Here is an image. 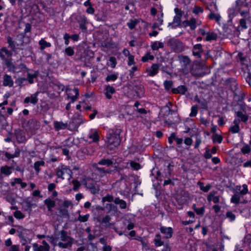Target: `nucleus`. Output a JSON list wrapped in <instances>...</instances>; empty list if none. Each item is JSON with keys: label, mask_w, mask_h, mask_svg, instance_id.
I'll return each mask as SVG.
<instances>
[{"label": "nucleus", "mask_w": 251, "mask_h": 251, "mask_svg": "<svg viewBox=\"0 0 251 251\" xmlns=\"http://www.w3.org/2000/svg\"><path fill=\"white\" fill-rule=\"evenodd\" d=\"M19 27L24 29V32L18 34L15 38L10 36L7 37V42L8 47L15 53H18L19 51L23 50V47L30 41V38L27 36V34L31 32L32 26L28 23L21 22L19 23Z\"/></svg>", "instance_id": "1"}, {"label": "nucleus", "mask_w": 251, "mask_h": 251, "mask_svg": "<svg viewBox=\"0 0 251 251\" xmlns=\"http://www.w3.org/2000/svg\"><path fill=\"white\" fill-rule=\"evenodd\" d=\"M251 7V0H236L233 5L232 9L228 10L230 13L238 12L243 17L239 20V25L235 27V30L238 32L242 31L248 28L247 23L250 21L251 15L250 8Z\"/></svg>", "instance_id": "2"}, {"label": "nucleus", "mask_w": 251, "mask_h": 251, "mask_svg": "<svg viewBox=\"0 0 251 251\" xmlns=\"http://www.w3.org/2000/svg\"><path fill=\"white\" fill-rule=\"evenodd\" d=\"M121 131V129L116 126L107 129L106 138L108 150L111 151H114L120 145L121 143L120 135Z\"/></svg>", "instance_id": "3"}, {"label": "nucleus", "mask_w": 251, "mask_h": 251, "mask_svg": "<svg viewBox=\"0 0 251 251\" xmlns=\"http://www.w3.org/2000/svg\"><path fill=\"white\" fill-rule=\"evenodd\" d=\"M59 237L56 239V241L59 239L61 241L58 242L57 245L61 249H67L71 248L74 243V239L68 235L67 232L62 230L59 232Z\"/></svg>", "instance_id": "4"}, {"label": "nucleus", "mask_w": 251, "mask_h": 251, "mask_svg": "<svg viewBox=\"0 0 251 251\" xmlns=\"http://www.w3.org/2000/svg\"><path fill=\"white\" fill-rule=\"evenodd\" d=\"M167 45L171 50L176 53H180L185 50V46L183 43L175 38L169 39Z\"/></svg>", "instance_id": "5"}, {"label": "nucleus", "mask_w": 251, "mask_h": 251, "mask_svg": "<svg viewBox=\"0 0 251 251\" xmlns=\"http://www.w3.org/2000/svg\"><path fill=\"white\" fill-rule=\"evenodd\" d=\"M16 226L18 227L17 229V235L21 239L22 245L24 246L26 243H30L31 239L29 238L28 234V232H29L30 231L22 226Z\"/></svg>", "instance_id": "6"}, {"label": "nucleus", "mask_w": 251, "mask_h": 251, "mask_svg": "<svg viewBox=\"0 0 251 251\" xmlns=\"http://www.w3.org/2000/svg\"><path fill=\"white\" fill-rule=\"evenodd\" d=\"M72 171L67 166L62 165L56 171L57 177L63 180L67 178L69 180L72 178Z\"/></svg>", "instance_id": "7"}, {"label": "nucleus", "mask_w": 251, "mask_h": 251, "mask_svg": "<svg viewBox=\"0 0 251 251\" xmlns=\"http://www.w3.org/2000/svg\"><path fill=\"white\" fill-rule=\"evenodd\" d=\"M177 60L180 65L183 72L186 74L187 73L191 63L190 58L186 55H178Z\"/></svg>", "instance_id": "8"}, {"label": "nucleus", "mask_w": 251, "mask_h": 251, "mask_svg": "<svg viewBox=\"0 0 251 251\" xmlns=\"http://www.w3.org/2000/svg\"><path fill=\"white\" fill-rule=\"evenodd\" d=\"M75 19L82 31L86 32L87 30V25L88 24L87 18L84 15L79 13L75 16Z\"/></svg>", "instance_id": "9"}, {"label": "nucleus", "mask_w": 251, "mask_h": 251, "mask_svg": "<svg viewBox=\"0 0 251 251\" xmlns=\"http://www.w3.org/2000/svg\"><path fill=\"white\" fill-rule=\"evenodd\" d=\"M242 187L243 189L240 191V192L236 193L231 197L230 199L231 203L235 204H238L240 202L241 197L248 193L249 190L247 185L243 184Z\"/></svg>", "instance_id": "10"}, {"label": "nucleus", "mask_w": 251, "mask_h": 251, "mask_svg": "<svg viewBox=\"0 0 251 251\" xmlns=\"http://www.w3.org/2000/svg\"><path fill=\"white\" fill-rule=\"evenodd\" d=\"M68 100H71V102L74 103L78 98L79 90L77 88L73 89L68 88L66 89Z\"/></svg>", "instance_id": "11"}, {"label": "nucleus", "mask_w": 251, "mask_h": 251, "mask_svg": "<svg viewBox=\"0 0 251 251\" xmlns=\"http://www.w3.org/2000/svg\"><path fill=\"white\" fill-rule=\"evenodd\" d=\"M25 73H27V77L25 78L26 81L30 84H33L34 82V79L38 76V72L28 68V70L26 71Z\"/></svg>", "instance_id": "12"}, {"label": "nucleus", "mask_w": 251, "mask_h": 251, "mask_svg": "<svg viewBox=\"0 0 251 251\" xmlns=\"http://www.w3.org/2000/svg\"><path fill=\"white\" fill-rule=\"evenodd\" d=\"M42 245H38L35 243L33 245V251H49L50 246L49 244L45 241L43 240L42 242Z\"/></svg>", "instance_id": "13"}, {"label": "nucleus", "mask_w": 251, "mask_h": 251, "mask_svg": "<svg viewBox=\"0 0 251 251\" xmlns=\"http://www.w3.org/2000/svg\"><path fill=\"white\" fill-rule=\"evenodd\" d=\"M168 172L166 173H161L160 171H158L157 169L153 168L151 171V175L153 176L155 173L156 174V176H155V178L157 179H159L160 176H162L163 177H168L171 175V169L170 168V166H168Z\"/></svg>", "instance_id": "14"}, {"label": "nucleus", "mask_w": 251, "mask_h": 251, "mask_svg": "<svg viewBox=\"0 0 251 251\" xmlns=\"http://www.w3.org/2000/svg\"><path fill=\"white\" fill-rule=\"evenodd\" d=\"M226 84L229 85L231 90L233 92L234 95H237V92L238 91V85L233 78H227L226 80Z\"/></svg>", "instance_id": "15"}, {"label": "nucleus", "mask_w": 251, "mask_h": 251, "mask_svg": "<svg viewBox=\"0 0 251 251\" xmlns=\"http://www.w3.org/2000/svg\"><path fill=\"white\" fill-rule=\"evenodd\" d=\"M12 54V52L6 47H2L0 50V57L2 61L11 58Z\"/></svg>", "instance_id": "16"}, {"label": "nucleus", "mask_w": 251, "mask_h": 251, "mask_svg": "<svg viewBox=\"0 0 251 251\" xmlns=\"http://www.w3.org/2000/svg\"><path fill=\"white\" fill-rule=\"evenodd\" d=\"M160 230L162 234L165 235V238L169 239L172 237L173 229L172 227L161 226L160 227Z\"/></svg>", "instance_id": "17"}, {"label": "nucleus", "mask_w": 251, "mask_h": 251, "mask_svg": "<svg viewBox=\"0 0 251 251\" xmlns=\"http://www.w3.org/2000/svg\"><path fill=\"white\" fill-rule=\"evenodd\" d=\"M159 69V64L154 63L153 64L151 67L150 68L147 69V72L148 73V75L150 76H153L156 75L158 72V69Z\"/></svg>", "instance_id": "18"}, {"label": "nucleus", "mask_w": 251, "mask_h": 251, "mask_svg": "<svg viewBox=\"0 0 251 251\" xmlns=\"http://www.w3.org/2000/svg\"><path fill=\"white\" fill-rule=\"evenodd\" d=\"M39 94L38 92H36L33 94H32L30 97H27L24 100L25 103H31L33 104H35L38 102L37 96Z\"/></svg>", "instance_id": "19"}, {"label": "nucleus", "mask_w": 251, "mask_h": 251, "mask_svg": "<svg viewBox=\"0 0 251 251\" xmlns=\"http://www.w3.org/2000/svg\"><path fill=\"white\" fill-rule=\"evenodd\" d=\"M88 137L89 139L92 140L93 142H97L100 140L98 132L95 129H92L90 130Z\"/></svg>", "instance_id": "20"}, {"label": "nucleus", "mask_w": 251, "mask_h": 251, "mask_svg": "<svg viewBox=\"0 0 251 251\" xmlns=\"http://www.w3.org/2000/svg\"><path fill=\"white\" fill-rule=\"evenodd\" d=\"M12 167H10L7 165L1 167L0 169V178L1 179L3 178L2 175H4V176H9L12 173Z\"/></svg>", "instance_id": "21"}, {"label": "nucleus", "mask_w": 251, "mask_h": 251, "mask_svg": "<svg viewBox=\"0 0 251 251\" xmlns=\"http://www.w3.org/2000/svg\"><path fill=\"white\" fill-rule=\"evenodd\" d=\"M14 81L11 75L5 74L3 77V85L4 86H9L12 87L13 86Z\"/></svg>", "instance_id": "22"}, {"label": "nucleus", "mask_w": 251, "mask_h": 251, "mask_svg": "<svg viewBox=\"0 0 251 251\" xmlns=\"http://www.w3.org/2000/svg\"><path fill=\"white\" fill-rule=\"evenodd\" d=\"M176 16L173 19V23H176L177 25H179L181 22V18L183 15V12L178 8H176L174 10Z\"/></svg>", "instance_id": "23"}, {"label": "nucleus", "mask_w": 251, "mask_h": 251, "mask_svg": "<svg viewBox=\"0 0 251 251\" xmlns=\"http://www.w3.org/2000/svg\"><path fill=\"white\" fill-rule=\"evenodd\" d=\"M202 52V45L201 44L195 45L193 48V54L199 58H201Z\"/></svg>", "instance_id": "24"}, {"label": "nucleus", "mask_w": 251, "mask_h": 251, "mask_svg": "<svg viewBox=\"0 0 251 251\" xmlns=\"http://www.w3.org/2000/svg\"><path fill=\"white\" fill-rule=\"evenodd\" d=\"M10 188L8 183L3 182L0 183V194L2 195H7L10 191Z\"/></svg>", "instance_id": "25"}, {"label": "nucleus", "mask_w": 251, "mask_h": 251, "mask_svg": "<svg viewBox=\"0 0 251 251\" xmlns=\"http://www.w3.org/2000/svg\"><path fill=\"white\" fill-rule=\"evenodd\" d=\"M53 126L55 130L59 131L67 128L68 124L67 123H64L62 121H54L53 123Z\"/></svg>", "instance_id": "26"}, {"label": "nucleus", "mask_w": 251, "mask_h": 251, "mask_svg": "<svg viewBox=\"0 0 251 251\" xmlns=\"http://www.w3.org/2000/svg\"><path fill=\"white\" fill-rule=\"evenodd\" d=\"M28 125L29 127L31 133L34 134L36 132V130L39 128V125H37L36 122L34 120H30L28 122Z\"/></svg>", "instance_id": "27"}, {"label": "nucleus", "mask_w": 251, "mask_h": 251, "mask_svg": "<svg viewBox=\"0 0 251 251\" xmlns=\"http://www.w3.org/2000/svg\"><path fill=\"white\" fill-rule=\"evenodd\" d=\"M235 115L237 117L240 118V121L245 124H247L249 120V116L246 114V112L244 113L241 111H238L235 112Z\"/></svg>", "instance_id": "28"}, {"label": "nucleus", "mask_w": 251, "mask_h": 251, "mask_svg": "<svg viewBox=\"0 0 251 251\" xmlns=\"http://www.w3.org/2000/svg\"><path fill=\"white\" fill-rule=\"evenodd\" d=\"M172 91L175 94H180L184 95L187 91V88L184 85H180L176 88L172 89Z\"/></svg>", "instance_id": "29"}, {"label": "nucleus", "mask_w": 251, "mask_h": 251, "mask_svg": "<svg viewBox=\"0 0 251 251\" xmlns=\"http://www.w3.org/2000/svg\"><path fill=\"white\" fill-rule=\"evenodd\" d=\"M105 97L109 100L111 99L112 95L116 92L114 88L110 85H107L105 88Z\"/></svg>", "instance_id": "30"}, {"label": "nucleus", "mask_w": 251, "mask_h": 251, "mask_svg": "<svg viewBox=\"0 0 251 251\" xmlns=\"http://www.w3.org/2000/svg\"><path fill=\"white\" fill-rule=\"evenodd\" d=\"M3 62L8 68V71L14 73L16 65H14L12 62V58L7 59L6 60L3 61Z\"/></svg>", "instance_id": "31"}, {"label": "nucleus", "mask_w": 251, "mask_h": 251, "mask_svg": "<svg viewBox=\"0 0 251 251\" xmlns=\"http://www.w3.org/2000/svg\"><path fill=\"white\" fill-rule=\"evenodd\" d=\"M28 70V68L23 63H20L15 66L14 73L16 74L20 72H25Z\"/></svg>", "instance_id": "32"}, {"label": "nucleus", "mask_w": 251, "mask_h": 251, "mask_svg": "<svg viewBox=\"0 0 251 251\" xmlns=\"http://www.w3.org/2000/svg\"><path fill=\"white\" fill-rule=\"evenodd\" d=\"M155 247H160L164 245V241L162 240V237L160 234H156L153 239Z\"/></svg>", "instance_id": "33"}, {"label": "nucleus", "mask_w": 251, "mask_h": 251, "mask_svg": "<svg viewBox=\"0 0 251 251\" xmlns=\"http://www.w3.org/2000/svg\"><path fill=\"white\" fill-rule=\"evenodd\" d=\"M44 203L47 206L48 210L49 211H51L52 208L55 206V202L50 198L45 200Z\"/></svg>", "instance_id": "34"}, {"label": "nucleus", "mask_w": 251, "mask_h": 251, "mask_svg": "<svg viewBox=\"0 0 251 251\" xmlns=\"http://www.w3.org/2000/svg\"><path fill=\"white\" fill-rule=\"evenodd\" d=\"M114 162L113 160L110 159H102L100 160L98 163V164L100 165H104L106 166L107 167H110L112 165H113Z\"/></svg>", "instance_id": "35"}, {"label": "nucleus", "mask_w": 251, "mask_h": 251, "mask_svg": "<svg viewBox=\"0 0 251 251\" xmlns=\"http://www.w3.org/2000/svg\"><path fill=\"white\" fill-rule=\"evenodd\" d=\"M114 203L116 204H119L121 209H126L127 206V203L126 201L120 199L119 197L114 199Z\"/></svg>", "instance_id": "36"}, {"label": "nucleus", "mask_w": 251, "mask_h": 251, "mask_svg": "<svg viewBox=\"0 0 251 251\" xmlns=\"http://www.w3.org/2000/svg\"><path fill=\"white\" fill-rule=\"evenodd\" d=\"M215 194V191L211 192L207 197V200L208 201H212L214 203H217L219 202L220 199L218 196H214Z\"/></svg>", "instance_id": "37"}, {"label": "nucleus", "mask_w": 251, "mask_h": 251, "mask_svg": "<svg viewBox=\"0 0 251 251\" xmlns=\"http://www.w3.org/2000/svg\"><path fill=\"white\" fill-rule=\"evenodd\" d=\"M39 45H40V49L41 50H44L46 48L51 47V44L47 42L44 39L42 38L39 41Z\"/></svg>", "instance_id": "38"}, {"label": "nucleus", "mask_w": 251, "mask_h": 251, "mask_svg": "<svg viewBox=\"0 0 251 251\" xmlns=\"http://www.w3.org/2000/svg\"><path fill=\"white\" fill-rule=\"evenodd\" d=\"M139 23V20L138 19H130L127 23V25L130 29H134L137 25Z\"/></svg>", "instance_id": "39"}, {"label": "nucleus", "mask_w": 251, "mask_h": 251, "mask_svg": "<svg viewBox=\"0 0 251 251\" xmlns=\"http://www.w3.org/2000/svg\"><path fill=\"white\" fill-rule=\"evenodd\" d=\"M96 170L100 175H104L106 174H111L113 170L110 169H105V168L96 167Z\"/></svg>", "instance_id": "40"}, {"label": "nucleus", "mask_w": 251, "mask_h": 251, "mask_svg": "<svg viewBox=\"0 0 251 251\" xmlns=\"http://www.w3.org/2000/svg\"><path fill=\"white\" fill-rule=\"evenodd\" d=\"M241 153L244 154H250L251 152V148L249 144H245L241 149Z\"/></svg>", "instance_id": "41"}, {"label": "nucleus", "mask_w": 251, "mask_h": 251, "mask_svg": "<svg viewBox=\"0 0 251 251\" xmlns=\"http://www.w3.org/2000/svg\"><path fill=\"white\" fill-rule=\"evenodd\" d=\"M45 162L43 160L36 161L34 164V168L36 172H39L40 171V166H44Z\"/></svg>", "instance_id": "42"}, {"label": "nucleus", "mask_w": 251, "mask_h": 251, "mask_svg": "<svg viewBox=\"0 0 251 251\" xmlns=\"http://www.w3.org/2000/svg\"><path fill=\"white\" fill-rule=\"evenodd\" d=\"M118 77V73H117L116 74H111L109 75H108L105 77V81L106 82H109V81H115Z\"/></svg>", "instance_id": "43"}, {"label": "nucleus", "mask_w": 251, "mask_h": 251, "mask_svg": "<svg viewBox=\"0 0 251 251\" xmlns=\"http://www.w3.org/2000/svg\"><path fill=\"white\" fill-rule=\"evenodd\" d=\"M111 220V218L109 215H106L101 219H98V221L101 224H104L105 226H107L108 224L109 223Z\"/></svg>", "instance_id": "44"}, {"label": "nucleus", "mask_w": 251, "mask_h": 251, "mask_svg": "<svg viewBox=\"0 0 251 251\" xmlns=\"http://www.w3.org/2000/svg\"><path fill=\"white\" fill-rule=\"evenodd\" d=\"M117 64L116 58L114 56H111L109 59V62L107 65L112 68H115Z\"/></svg>", "instance_id": "45"}, {"label": "nucleus", "mask_w": 251, "mask_h": 251, "mask_svg": "<svg viewBox=\"0 0 251 251\" xmlns=\"http://www.w3.org/2000/svg\"><path fill=\"white\" fill-rule=\"evenodd\" d=\"M129 163L130 167L132 168L134 170L138 171L141 168V166L140 164L135 161H130Z\"/></svg>", "instance_id": "46"}, {"label": "nucleus", "mask_w": 251, "mask_h": 251, "mask_svg": "<svg viewBox=\"0 0 251 251\" xmlns=\"http://www.w3.org/2000/svg\"><path fill=\"white\" fill-rule=\"evenodd\" d=\"M164 47V44L161 42H154L151 45V49L153 50H158L160 48H163Z\"/></svg>", "instance_id": "47"}, {"label": "nucleus", "mask_w": 251, "mask_h": 251, "mask_svg": "<svg viewBox=\"0 0 251 251\" xmlns=\"http://www.w3.org/2000/svg\"><path fill=\"white\" fill-rule=\"evenodd\" d=\"M198 112V107L197 105H193L191 108V112L189 114V116L191 117H194L197 116Z\"/></svg>", "instance_id": "48"}, {"label": "nucleus", "mask_w": 251, "mask_h": 251, "mask_svg": "<svg viewBox=\"0 0 251 251\" xmlns=\"http://www.w3.org/2000/svg\"><path fill=\"white\" fill-rule=\"evenodd\" d=\"M64 53L67 56H72L75 54V50L74 48L72 47H68L65 49Z\"/></svg>", "instance_id": "49"}, {"label": "nucleus", "mask_w": 251, "mask_h": 251, "mask_svg": "<svg viewBox=\"0 0 251 251\" xmlns=\"http://www.w3.org/2000/svg\"><path fill=\"white\" fill-rule=\"evenodd\" d=\"M226 217L230 222H233L236 219L235 215L232 211H227L226 214Z\"/></svg>", "instance_id": "50"}, {"label": "nucleus", "mask_w": 251, "mask_h": 251, "mask_svg": "<svg viewBox=\"0 0 251 251\" xmlns=\"http://www.w3.org/2000/svg\"><path fill=\"white\" fill-rule=\"evenodd\" d=\"M203 11L204 10L201 7L195 5L192 10V13L195 15H198L200 13H203Z\"/></svg>", "instance_id": "51"}, {"label": "nucleus", "mask_w": 251, "mask_h": 251, "mask_svg": "<svg viewBox=\"0 0 251 251\" xmlns=\"http://www.w3.org/2000/svg\"><path fill=\"white\" fill-rule=\"evenodd\" d=\"M59 215L62 217L69 218V214L68 210L65 208H61L58 210Z\"/></svg>", "instance_id": "52"}, {"label": "nucleus", "mask_w": 251, "mask_h": 251, "mask_svg": "<svg viewBox=\"0 0 251 251\" xmlns=\"http://www.w3.org/2000/svg\"><path fill=\"white\" fill-rule=\"evenodd\" d=\"M154 59V56L152 55H151L150 53H147L145 55H144L141 59V60L143 62H146L150 60H152Z\"/></svg>", "instance_id": "53"}, {"label": "nucleus", "mask_w": 251, "mask_h": 251, "mask_svg": "<svg viewBox=\"0 0 251 251\" xmlns=\"http://www.w3.org/2000/svg\"><path fill=\"white\" fill-rule=\"evenodd\" d=\"M217 35L214 33H208L206 34V41H210L212 40H216L217 39Z\"/></svg>", "instance_id": "54"}, {"label": "nucleus", "mask_w": 251, "mask_h": 251, "mask_svg": "<svg viewBox=\"0 0 251 251\" xmlns=\"http://www.w3.org/2000/svg\"><path fill=\"white\" fill-rule=\"evenodd\" d=\"M214 143H221L223 140V137L219 134H214L212 137Z\"/></svg>", "instance_id": "55"}, {"label": "nucleus", "mask_w": 251, "mask_h": 251, "mask_svg": "<svg viewBox=\"0 0 251 251\" xmlns=\"http://www.w3.org/2000/svg\"><path fill=\"white\" fill-rule=\"evenodd\" d=\"M189 26L192 30H195L197 27V21L195 18H191L190 19Z\"/></svg>", "instance_id": "56"}, {"label": "nucleus", "mask_w": 251, "mask_h": 251, "mask_svg": "<svg viewBox=\"0 0 251 251\" xmlns=\"http://www.w3.org/2000/svg\"><path fill=\"white\" fill-rule=\"evenodd\" d=\"M229 131L232 134L237 133L240 131V127L238 125H234L229 128Z\"/></svg>", "instance_id": "57"}, {"label": "nucleus", "mask_w": 251, "mask_h": 251, "mask_svg": "<svg viewBox=\"0 0 251 251\" xmlns=\"http://www.w3.org/2000/svg\"><path fill=\"white\" fill-rule=\"evenodd\" d=\"M13 215L17 219H23L25 217V215L19 210H16L14 212Z\"/></svg>", "instance_id": "58"}, {"label": "nucleus", "mask_w": 251, "mask_h": 251, "mask_svg": "<svg viewBox=\"0 0 251 251\" xmlns=\"http://www.w3.org/2000/svg\"><path fill=\"white\" fill-rule=\"evenodd\" d=\"M199 186L201 190H202L204 192H207L211 187V186L210 184L204 186L203 183L202 182L199 183Z\"/></svg>", "instance_id": "59"}, {"label": "nucleus", "mask_w": 251, "mask_h": 251, "mask_svg": "<svg viewBox=\"0 0 251 251\" xmlns=\"http://www.w3.org/2000/svg\"><path fill=\"white\" fill-rule=\"evenodd\" d=\"M238 59L241 62L242 64H245L247 62V57L244 56L242 52H239L237 55Z\"/></svg>", "instance_id": "60"}, {"label": "nucleus", "mask_w": 251, "mask_h": 251, "mask_svg": "<svg viewBox=\"0 0 251 251\" xmlns=\"http://www.w3.org/2000/svg\"><path fill=\"white\" fill-rule=\"evenodd\" d=\"M208 18L211 20H215L216 22L220 20L221 16L219 15H216L215 13L211 12L208 15Z\"/></svg>", "instance_id": "61"}, {"label": "nucleus", "mask_w": 251, "mask_h": 251, "mask_svg": "<svg viewBox=\"0 0 251 251\" xmlns=\"http://www.w3.org/2000/svg\"><path fill=\"white\" fill-rule=\"evenodd\" d=\"M89 217L90 215L89 214H86L84 216L79 215L77 220L80 222H85L88 221Z\"/></svg>", "instance_id": "62"}, {"label": "nucleus", "mask_w": 251, "mask_h": 251, "mask_svg": "<svg viewBox=\"0 0 251 251\" xmlns=\"http://www.w3.org/2000/svg\"><path fill=\"white\" fill-rule=\"evenodd\" d=\"M245 93L242 91H238L237 92V95H234V97H236L237 98L238 101H242L245 98Z\"/></svg>", "instance_id": "63"}, {"label": "nucleus", "mask_w": 251, "mask_h": 251, "mask_svg": "<svg viewBox=\"0 0 251 251\" xmlns=\"http://www.w3.org/2000/svg\"><path fill=\"white\" fill-rule=\"evenodd\" d=\"M163 84L165 90H169L173 86V82L172 81L165 80Z\"/></svg>", "instance_id": "64"}]
</instances>
